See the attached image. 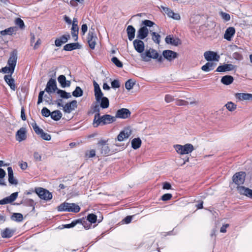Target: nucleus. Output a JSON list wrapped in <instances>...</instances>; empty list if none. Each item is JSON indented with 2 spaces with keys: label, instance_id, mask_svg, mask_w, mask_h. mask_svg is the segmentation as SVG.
I'll return each mask as SVG.
<instances>
[{
  "label": "nucleus",
  "instance_id": "nucleus-56",
  "mask_svg": "<svg viewBox=\"0 0 252 252\" xmlns=\"http://www.w3.org/2000/svg\"><path fill=\"white\" fill-rule=\"evenodd\" d=\"M79 222H80V220H77L73 221L70 224H67L65 225L64 227L67 228H71V227L75 226L77 223H79Z\"/></svg>",
  "mask_w": 252,
  "mask_h": 252
},
{
  "label": "nucleus",
  "instance_id": "nucleus-62",
  "mask_svg": "<svg viewBox=\"0 0 252 252\" xmlns=\"http://www.w3.org/2000/svg\"><path fill=\"white\" fill-rule=\"evenodd\" d=\"M34 158L36 161H41L42 158L41 156L37 152H34L33 154Z\"/></svg>",
  "mask_w": 252,
  "mask_h": 252
},
{
  "label": "nucleus",
  "instance_id": "nucleus-6",
  "mask_svg": "<svg viewBox=\"0 0 252 252\" xmlns=\"http://www.w3.org/2000/svg\"><path fill=\"white\" fill-rule=\"evenodd\" d=\"M35 192L41 199L46 201L49 200L52 198V194L48 190L42 188L35 189Z\"/></svg>",
  "mask_w": 252,
  "mask_h": 252
},
{
  "label": "nucleus",
  "instance_id": "nucleus-20",
  "mask_svg": "<svg viewBox=\"0 0 252 252\" xmlns=\"http://www.w3.org/2000/svg\"><path fill=\"white\" fill-rule=\"evenodd\" d=\"M236 66L232 64H224L222 65H220L217 68L216 71L217 72H225L232 71L236 69Z\"/></svg>",
  "mask_w": 252,
  "mask_h": 252
},
{
  "label": "nucleus",
  "instance_id": "nucleus-38",
  "mask_svg": "<svg viewBox=\"0 0 252 252\" xmlns=\"http://www.w3.org/2000/svg\"><path fill=\"white\" fill-rule=\"evenodd\" d=\"M62 117V113L59 110H55L51 112V118L54 121H58Z\"/></svg>",
  "mask_w": 252,
  "mask_h": 252
},
{
  "label": "nucleus",
  "instance_id": "nucleus-11",
  "mask_svg": "<svg viewBox=\"0 0 252 252\" xmlns=\"http://www.w3.org/2000/svg\"><path fill=\"white\" fill-rule=\"evenodd\" d=\"M71 35L74 41L78 40V34L79 32V27L78 26V20L77 18H74L72 21V27L71 29Z\"/></svg>",
  "mask_w": 252,
  "mask_h": 252
},
{
  "label": "nucleus",
  "instance_id": "nucleus-52",
  "mask_svg": "<svg viewBox=\"0 0 252 252\" xmlns=\"http://www.w3.org/2000/svg\"><path fill=\"white\" fill-rule=\"evenodd\" d=\"M41 114L44 117H48L49 116H51V112L46 107H43L41 110Z\"/></svg>",
  "mask_w": 252,
  "mask_h": 252
},
{
  "label": "nucleus",
  "instance_id": "nucleus-45",
  "mask_svg": "<svg viewBox=\"0 0 252 252\" xmlns=\"http://www.w3.org/2000/svg\"><path fill=\"white\" fill-rule=\"evenodd\" d=\"M100 107L98 105L95 104L94 106H93V111L94 113H95L94 118H98L100 115Z\"/></svg>",
  "mask_w": 252,
  "mask_h": 252
},
{
  "label": "nucleus",
  "instance_id": "nucleus-31",
  "mask_svg": "<svg viewBox=\"0 0 252 252\" xmlns=\"http://www.w3.org/2000/svg\"><path fill=\"white\" fill-rule=\"evenodd\" d=\"M128 38L130 41L132 40L135 37V29L131 25L128 26L126 28Z\"/></svg>",
  "mask_w": 252,
  "mask_h": 252
},
{
  "label": "nucleus",
  "instance_id": "nucleus-21",
  "mask_svg": "<svg viewBox=\"0 0 252 252\" xmlns=\"http://www.w3.org/2000/svg\"><path fill=\"white\" fill-rule=\"evenodd\" d=\"M16 139L19 142L25 140L27 138L26 130L24 127L20 128L16 132Z\"/></svg>",
  "mask_w": 252,
  "mask_h": 252
},
{
  "label": "nucleus",
  "instance_id": "nucleus-27",
  "mask_svg": "<svg viewBox=\"0 0 252 252\" xmlns=\"http://www.w3.org/2000/svg\"><path fill=\"white\" fill-rule=\"evenodd\" d=\"M8 182L10 184L16 185L18 184L17 180L14 178L13 171L11 167L7 168Z\"/></svg>",
  "mask_w": 252,
  "mask_h": 252
},
{
  "label": "nucleus",
  "instance_id": "nucleus-5",
  "mask_svg": "<svg viewBox=\"0 0 252 252\" xmlns=\"http://www.w3.org/2000/svg\"><path fill=\"white\" fill-rule=\"evenodd\" d=\"M158 56V53L154 49L150 48L141 54L142 60L144 62H149L151 58L157 59Z\"/></svg>",
  "mask_w": 252,
  "mask_h": 252
},
{
  "label": "nucleus",
  "instance_id": "nucleus-19",
  "mask_svg": "<svg viewBox=\"0 0 252 252\" xmlns=\"http://www.w3.org/2000/svg\"><path fill=\"white\" fill-rule=\"evenodd\" d=\"M237 190L242 195H244L252 199V189L244 186H237Z\"/></svg>",
  "mask_w": 252,
  "mask_h": 252
},
{
  "label": "nucleus",
  "instance_id": "nucleus-57",
  "mask_svg": "<svg viewBox=\"0 0 252 252\" xmlns=\"http://www.w3.org/2000/svg\"><path fill=\"white\" fill-rule=\"evenodd\" d=\"M164 100L166 102L170 103L174 100V96L170 94H166L165 96Z\"/></svg>",
  "mask_w": 252,
  "mask_h": 252
},
{
  "label": "nucleus",
  "instance_id": "nucleus-23",
  "mask_svg": "<svg viewBox=\"0 0 252 252\" xmlns=\"http://www.w3.org/2000/svg\"><path fill=\"white\" fill-rule=\"evenodd\" d=\"M149 30L147 27L142 26L137 31V37L140 39H144L148 35Z\"/></svg>",
  "mask_w": 252,
  "mask_h": 252
},
{
  "label": "nucleus",
  "instance_id": "nucleus-26",
  "mask_svg": "<svg viewBox=\"0 0 252 252\" xmlns=\"http://www.w3.org/2000/svg\"><path fill=\"white\" fill-rule=\"evenodd\" d=\"M165 41L167 44L176 46L181 44L180 40L178 38H174L170 35L166 37Z\"/></svg>",
  "mask_w": 252,
  "mask_h": 252
},
{
  "label": "nucleus",
  "instance_id": "nucleus-58",
  "mask_svg": "<svg viewBox=\"0 0 252 252\" xmlns=\"http://www.w3.org/2000/svg\"><path fill=\"white\" fill-rule=\"evenodd\" d=\"M111 86L113 88H118L120 87V82L118 80H114L111 82Z\"/></svg>",
  "mask_w": 252,
  "mask_h": 252
},
{
  "label": "nucleus",
  "instance_id": "nucleus-63",
  "mask_svg": "<svg viewBox=\"0 0 252 252\" xmlns=\"http://www.w3.org/2000/svg\"><path fill=\"white\" fill-rule=\"evenodd\" d=\"M132 217V216H127L124 219L123 221L125 223L128 224L131 221Z\"/></svg>",
  "mask_w": 252,
  "mask_h": 252
},
{
  "label": "nucleus",
  "instance_id": "nucleus-32",
  "mask_svg": "<svg viewBox=\"0 0 252 252\" xmlns=\"http://www.w3.org/2000/svg\"><path fill=\"white\" fill-rule=\"evenodd\" d=\"M11 75L10 74V75H5L4 77V79L6 83L10 86V88L15 91L16 89V86L14 84V80L11 78Z\"/></svg>",
  "mask_w": 252,
  "mask_h": 252
},
{
  "label": "nucleus",
  "instance_id": "nucleus-33",
  "mask_svg": "<svg viewBox=\"0 0 252 252\" xmlns=\"http://www.w3.org/2000/svg\"><path fill=\"white\" fill-rule=\"evenodd\" d=\"M217 64L212 62H208L201 67V69L205 72H209L215 68Z\"/></svg>",
  "mask_w": 252,
  "mask_h": 252
},
{
  "label": "nucleus",
  "instance_id": "nucleus-35",
  "mask_svg": "<svg viewBox=\"0 0 252 252\" xmlns=\"http://www.w3.org/2000/svg\"><path fill=\"white\" fill-rule=\"evenodd\" d=\"M98 102L100 103V107L102 109L107 108L109 106V99L105 96L101 97L100 101Z\"/></svg>",
  "mask_w": 252,
  "mask_h": 252
},
{
  "label": "nucleus",
  "instance_id": "nucleus-64",
  "mask_svg": "<svg viewBox=\"0 0 252 252\" xmlns=\"http://www.w3.org/2000/svg\"><path fill=\"white\" fill-rule=\"evenodd\" d=\"M88 30V27L86 24L82 25L81 27V32L84 35L86 32Z\"/></svg>",
  "mask_w": 252,
  "mask_h": 252
},
{
  "label": "nucleus",
  "instance_id": "nucleus-16",
  "mask_svg": "<svg viewBox=\"0 0 252 252\" xmlns=\"http://www.w3.org/2000/svg\"><path fill=\"white\" fill-rule=\"evenodd\" d=\"M131 129L128 127L126 128L119 134L117 136V140L119 141H123L125 139L128 138L131 135Z\"/></svg>",
  "mask_w": 252,
  "mask_h": 252
},
{
  "label": "nucleus",
  "instance_id": "nucleus-43",
  "mask_svg": "<svg viewBox=\"0 0 252 252\" xmlns=\"http://www.w3.org/2000/svg\"><path fill=\"white\" fill-rule=\"evenodd\" d=\"M152 34V40L156 43L159 44L160 43V35L157 33L156 32H152L151 33Z\"/></svg>",
  "mask_w": 252,
  "mask_h": 252
},
{
  "label": "nucleus",
  "instance_id": "nucleus-39",
  "mask_svg": "<svg viewBox=\"0 0 252 252\" xmlns=\"http://www.w3.org/2000/svg\"><path fill=\"white\" fill-rule=\"evenodd\" d=\"M17 31V28L15 27H10L0 32L2 35H11L13 32Z\"/></svg>",
  "mask_w": 252,
  "mask_h": 252
},
{
  "label": "nucleus",
  "instance_id": "nucleus-30",
  "mask_svg": "<svg viewBox=\"0 0 252 252\" xmlns=\"http://www.w3.org/2000/svg\"><path fill=\"white\" fill-rule=\"evenodd\" d=\"M236 97L240 100H252V94L247 93H237Z\"/></svg>",
  "mask_w": 252,
  "mask_h": 252
},
{
  "label": "nucleus",
  "instance_id": "nucleus-28",
  "mask_svg": "<svg viewBox=\"0 0 252 252\" xmlns=\"http://www.w3.org/2000/svg\"><path fill=\"white\" fill-rule=\"evenodd\" d=\"M58 81L62 88H65L70 86V81L66 80L65 76L63 75H60L58 78Z\"/></svg>",
  "mask_w": 252,
  "mask_h": 252
},
{
  "label": "nucleus",
  "instance_id": "nucleus-60",
  "mask_svg": "<svg viewBox=\"0 0 252 252\" xmlns=\"http://www.w3.org/2000/svg\"><path fill=\"white\" fill-rule=\"evenodd\" d=\"M86 155L88 158H93L95 155V151L94 150H91L86 153Z\"/></svg>",
  "mask_w": 252,
  "mask_h": 252
},
{
  "label": "nucleus",
  "instance_id": "nucleus-17",
  "mask_svg": "<svg viewBox=\"0 0 252 252\" xmlns=\"http://www.w3.org/2000/svg\"><path fill=\"white\" fill-rule=\"evenodd\" d=\"M94 92L95 99L96 102H99L101 97L103 95L99 85L95 81H94Z\"/></svg>",
  "mask_w": 252,
  "mask_h": 252
},
{
  "label": "nucleus",
  "instance_id": "nucleus-46",
  "mask_svg": "<svg viewBox=\"0 0 252 252\" xmlns=\"http://www.w3.org/2000/svg\"><path fill=\"white\" fill-rule=\"evenodd\" d=\"M97 220V216L94 214H90L87 216V220L91 223H95Z\"/></svg>",
  "mask_w": 252,
  "mask_h": 252
},
{
  "label": "nucleus",
  "instance_id": "nucleus-42",
  "mask_svg": "<svg viewBox=\"0 0 252 252\" xmlns=\"http://www.w3.org/2000/svg\"><path fill=\"white\" fill-rule=\"evenodd\" d=\"M12 219L15 221L20 222L23 220V217L21 214L15 213L12 215Z\"/></svg>",
  "mask_w": 252,
  "mask_h": 252
},
{
  "label": "nucleus",
  "instance_id": "nucleus-59",
  "mask_svg": "<svg viewBox=\"0 0 252 252\" xmlns=\"http://www.w3.org/2000/svg\"><path fill=\"white\" fill-rule=\"evenodd\" d=\"M233 57L234 59L241 61L243 59V56L238 52H235L233 54Z\"/></svg>",
  "mask_w": 252,
  "mask_h": 252
},
{
  "label": "nucleus",
  "instance_id": "nucleus-48",
  "mask_svg": "<svg viewBox=\"0 0 252 252\" xmlns=\"http://www.w3.org/2000/svg\"><path fill=\"white\" fill-rule=\"evenodd\" d=\"M226 108L230 111H233L236 109V105L232 102H228L225 104Z\"/></svg>",
  "mask_w": 252,
  "mask_h": 252
},
{
  "label": "nucleus",
  "instance_id": "nucleus-7",
  "mask_svg": "<svg viewBox=\"0 0 252 252\" xmlns=\"http://www.w3.org/2000/svg\"><path fill=\"white\" fill-rule=\"evenodd\" d=\"M32 126L35 132L43 140L49 141L51 140V136L50 134L45 132L43 130L40 128L36 123L32 124Z\"/></svg>",
  "mask_w": 252,
  "mask_h": 252
},
{
  "label": "nucleus",
  "instance_id": "nucleus-15",
  "mask_svg": "<svg viewBox=\"0 0 252 252\" xmlns=\"http://www.w3.org/2000/svg\"><path fill=\"white\" fill-rule=\"evenodd\" d=\"M204 56L207 61H218L220 59V56L217 53L211 51L205 52L204 53Z\"/></svg>",
  "mask_w": 252,
  "mask_h": 252
},
{
  "label": "nucleus",
  "instance_id": "nucleus-12",
  "mask_svg": "<svg viewBox=\"0 0 252 252\" xmlns=\"http://www.w3.org/2000/svg\"><path fill=\"white\" fill-rule=\"evenodd\" d=\"M131 114L129 110L126 108H121L118 110L116 114V118L126 119L130 117Z\"/></svg>",
  "mask_w": 252,
  "mask_h": 252
},
{
  "label": "nucleus",
  "instance_id": "nucleus-18",
  "mask_svg": "<svg viewBox=\"0 0 252 252\" xmlns=\"http://www.w3.org/2000/svg\"><path fill=\"white\" fill-rule=\"evenodd\" d=\"M18 194V192H15L12 193L10 196L0 200V205H4L13 202L17 198Z\"/></svg>",
  "mask_w": 252,
  "mask_h": 252
},
{
  "label": "nucleus",
  "instance_id": "nucleus-14",
  "mask_svg": "<svg viewBox=\"0 0 252 252\" xmlns=\"http://www.w3.org/2000/svg\"><path fill=\"white\" fill-rule=\"evenodd\" d=\"M97 39V37L95 34L93 32L89 31L88 37L87 41L89 44V47L92 49H94L96 44V40Z\"/></svg>",
  "mask_w": 252,
  "mask_h": 252
},
{
  "label": "nucleus",
  "instance_id": "nucleus-50",
  "mask_svg": "<svg viewBox=\"0 0 252 252\" xmlns=\"http://www.w3.org/2000/svg\"><path fill=\"white\" fill-rule=\"evenodd\" d=\"M111 61L117 67H123V63H122L120 61H119L117 57H113L111 59Z\"/></svg>",
  "mask_w": 252,
  "mask_h": 252
},
{
  "label": "nucleus",
  "instance_id": "nucleus-41",
  "mask_svg": "<svg viewBox=\"0 0 252 252\" xmlns=\"http://www.w3.org/2000/svg\"><path fill=\"white\" fill-rule=\"evenodd\" d=\"M57 94L60 95V96L63 98H69L71 97V95L69 93H67L64 91L62 90H58L57 92Z\"/></svg>",
  "mask_w": 252,
  "mask_h": 252
},
{
  "label": "nucleus",
  "instance_id": "nucleus-29",
  "mask_svg": "<svg viewBox=\"0 0 252 252\" xmlns=\"http://www.w3.org/2000/svg\"><path fill=\"white\" fill-rule=\"evenodd\" d=\"M235 32V29L233 27H229L226 29L224 34V38L230 41L232 37L234 35Z\"/></svg>",
  "mask_w": 252,
  "mask_h": 252
},
{
  "label": "nucleus",
  "instance_id": "nucleus-22",
  "mask_svg": "<svg viewBox=\"0 0 252 252\" xmlns=\"http://www.w3.org/2000/svg\"><path fill=\"white\" fill-rule=\"evenodd\" d=\"M77 101L76 100H72L70 102L67 103L64 105L63 110L65 113H69L77 108Z\"/></svg>",
  "mask_w": 252,
  "mask_h": 252
},
{
  "label": "nucleus",
  "instance_id": "nucleus-53",
  "mask_svg": "<svg viewBox=\"0 0 252 252\" xmlns=\"http://www.w3.org/2000/svg\"><path fill=\"white\" fill-rule=\"evenodd\" d=\"M15 24L16 25L19 26L21 29H24L25 27V24L23 21L20 18H17L15 20Z\"/></svg>",
  "mask_w": 252,
  "mask_h": 252
},
{
  "label": "nucleus",
  "instance_id": "nucleus-47",
  "mask_svg": "<svg viewBox=\"0 0 252 252\" xmlns=\"http://www.w3.org/2000/svg\"><path fill=\"white\" fill-rule=\"evenodd\" d=\"M154 25H155V23L152 21L149 20H145L142 21L141 26H143V27H152Z\"/></svg>",
  "mask_w": 252,
  "mask_h": 252
},
{
  "label": "nucleus",
  "instance_id": "nucleus-51",
  "mask_svg": "<svg viewBox=\"0 0 252 252\" xmlns=\"http://www.w3.org/2000/svg\"><path fill=\"white\" fill-rule=\"evenodd\" d=\"M134 85V82L131 79H129L126 82L125 87L127 90H130L133 88Z\"/></svg>",
  "mask_w": 252,
  "mask_h": 252
},
{
  "label": "nucleus",
  "instance_id": "nucleus-1",
  "mask_svg": "<svg viewBox=\"0 0 252 252\" xmlns=\"http://www.w3.org/2000/svg\"><path fill=\"white\" fill-rule=\"evenodd\" d=\"M17 53L14 51L10 53L9 58L7 62L8 66H5L2 68V71L4 73H10L12 74L14 72L17 63Z\"/></svg>",
  "mask_w": 252,
  "mask_h": 252
},
{
  "label": "nucleus",
  "instance_id": "nucleus-2",
  "mask_svg": "<svg viewBox=\"0 0 252 252\" xmlns=\"http://www.w3.org/2000/svg\"><path fill=\"white\" fill-rule=\"evenodd\" d=\"M116 121V117L109 114L99 116L98 118H94L93 125L97 127L99 125H105L111 124Z\"/></svg>",
  "mask_w": 252,
  "mask_h": 252
},
{
  "label": "nucleus",
  "instance_id": "nucleus-34",
  "mask_svg": "<svg viewBox=\"0 0 252 252\" xmlns=\"http://www.w3.org/2000/svg\"><path fill=\"white\" fill-rule=\"evenodd\" d=\"M79 48H80V45L78 43L67 44L63 47V49L64 50L68 51Z\"/></svg>",
  "mask_w": 252,
  "mask_h": 252
},
{
  "label": "nucleus",
  "instance_id": "nucleus-4",
  "mask_svg": "<svg viewBox=\"0 0 252 252\" xmlns=\"http://www.w3.org/2000/svg\"><path fill=\"white\" fill-rule=\"evenodd\" d=\"M174 148L180 155L189 154L194 150L193 146L191 144H186L184 145L177 144L174 146Z\"/></svg>",
  "mask_w": 252,
  "mask_h": 252
},
{
  "label": "nucleus",
  "instance_id": "nucleus-24",
  "mask_svg": "<svg viewBox=\"0 0 252 252\" xmlns=\"http://www.w3.org/2000/svg\"><path fill=\"white\" fill-rule=\"evenodd\" d=\"M70 37V35L67 33L62 35L60 38H57L55 41V45L57 47L61 46L62 44L67 42Z\"/></svg>",
  "mask_w": 252,
  "mask_h": 252
},
{
  "label": "nucleus",
  "instance_id": "nucleus-9",
  "mask_svg": "<svg viewBox=\"0 0 252 252\" xmlns=\"http://www.w3.org/2000/svg\"><path fill=\"white\" fill-rule=\"evenodd\" d=\"M56 80L51 78L47 83L45 91L49 94L53 93L58 91Z\"/></svg>",
  "mask_w": 252,
  "mask_h": 252
},
{
  "label": "nucleus",
  "instance_id": "nucleus-44",
  "mask_svg": "<svg viewBox=\"0 0 252 252\" xmlns=\"http://www.w3.org/2000/svg\"><path fill=\"white\" fill-rule=\"evenodd\" d=\"M72 95L75 97H80L83 95V91L79 87H76L75 90L73 92Z\"/></svg>",
  "mask_w": 252,
  "mask_h": 252
},
{
  "label": "nucleus",
  "instance_id": "nucleus-40",
  "mask_svg": "<svg viewBox=\"0 0 252 252\" xmlns=\"http://www.w3.org/2000/svg\"><path fill=\"white\" fill-rule=\"evenodd\" d=\"M141 145V140L139 138H134L131 141V146L134 149H137Z\"/></svg>",
  "mask_w": 252,
  "mask_h": 252
},
{
  "label": "nucleus",
  "instance_id": "nucleus-61",
  "mask_svg": "<svg viewBox=\"0 0 252 252\" xmlns=\"http://www.w3.org/2000/svg\"><path fill=\"white\" fill-rule=\"evenodd\" d=\"M172 195L170 193H166L162 196V200L163 201H167L171 199Z\"/></svg>",
  "mask_w": 252,
  "mask_h": 252
},
{
  "label": "nucleus",
  "instance_id": "nucleus-13",
  "mask_svg": "<svg viewBox=\"0 0 252 252\" xmlns=\"http://www.w3.org/2000/svg\"><path fill=\"white\" fill-rule=\"evenodd\" d=\"M142 39H136L133 42V44L135 50L139 53L142 54L145 49L144 43Z\"/></svg>",
  "mask_w": 252,
  "mask_h": 252
},
{
  "label": "nucleus",
  "instance_id": "nucleus-49",
  "mask_svg": "<svg viewBox=\"0 0 252 252\" xmlns=\"http://www.w3.org/2000/svg\"><path fill=\"white\" fill-rule=\"evenodd\" d=\"M79 220H80V222L79 223L81 224V225L83 226L85 229H89V228H90L91 223H88L87 220L81 219H79Z\"/></svg>",
  "mask_w": 252,
  "mask_h": 252
},
{
  "label": "nucleus",
  "instance_id": "nucleus-3",
  "mask_svg": "<svg viewBox=\"0 0 252 252\" xmlns=\"http://www.w3.org/2000/svg\"><path fill=\"white\" fill-rule=\"evenodd\" d=\"M80 207L74 203H69L64 202L61 204L58 207L59 211H68L77 213L80 211Z\"/></svg>",
  "mask_w": 252,
  "mask_h": 252
},
{
  "label": "nucleus",
  "instance_id": "nucleus-55",
  "mask_svg": "<svg viewBox=\"0 0 252 252\" xmlns=\"http://www.w3.org/2000/svg\"><path fill=\"white\" fill-rule=\"evenodd\" d=\"M220 15L222 19H223L225 21H228L230 19L229 14L226 13L221 12L220 13Z\"/></svg>",
  "mask_w": 252,
  "mask_h": 252
},
{
  "label": "nucleus",
  "instance_id": "nucleus-10",
  "mask_svg": "<svg viewBox=\"0 0 252 252\" xmlns=\"http://www.w3.org/2000/svg\"><path fill=\"white\" fill-rule=\"evenodd\" d=\"M97 150L102 155H107L110 152L109 148L107 144V141L100 140L97 144Z\"/></svg>",
  "mask_w": 252,
  "mask_h": 252
},
{
  "label": "nucleus",
  "instance_id": "nucleus-37",
  "mask_svg": "<svg viewBox=\"0 0 252 252\" xmlns=\"http://www.w3.org/2000/svg\"><path fill=\"white\" fill-rule=\"evenodd\" d=\"M14 232V231L12 229L6 228L1 232V235L2 238H10L12 236Z\"/></svg>",
  "mask_w": 252,
  "mask_h": 252
},
{
  "label": "nucleus",
  "instance_id": "nucleus-8",
  "mask_svg": "<svg viewBox=\"0 0 252 252\" xmlns=\"http://www.w3.org/2000/svg\"><path fill=\"white\" fill-rule=\"evenodd\" d=\"M246 173L244 172L236 173L232 177L233 182L238 186H241L245 180Z\"/></svg>",
  "mask_w": 252,
  "mask_h": 252
},
{
  "label": "nucleus",
  "instance_id": "nucleus-36",
  "mask_svg": "<svg viewBox=\"0 0 252 252\" xmlns=\"http://www.w3.org/2000/svg\"><path fill=\"white\" fill-rule=\"evenodd\" d=\"M234 80L233 77L230 75H225L221 79V82L224 85H228L231 84Z\"/></svg>",
  "mask_w": 252,
  "mask_h": 252
},
{
  "label": "nucleus",
  "instance_id": "nucleus-25",
  "mask_svg": "<svg viewBox=\"0 0 252 252\" xmlns=\"http://www.w3.org/2000/svg\"><path fill=\"white\" fill-rule=\"evenodd\" d=\"M162 55L164 58L171 61L177 57V54L171 50H165L163 52Z\"/></svg>",
  "mask_w": 252,
  "mask_h": 252
},
{
  "label": "nucleus",
  "instance_id": "nucleus-54",
  "mask_svg": "<svg viewBox=\"0 0 252 252\" xmlns=\"http://www.w3.org/2000/svg\"><path fill=\"white\" fill-rule=\"evenodd\" d=\"M162 8L163 10L164 11V12L168 16V17L170 18L172 17L173 13L174 12L172 10H171L169 8L164 7H162Z\"/></svg>",
  "mask_w": 252,
  "mask_h": 252
}]
</instances>
